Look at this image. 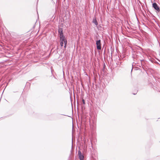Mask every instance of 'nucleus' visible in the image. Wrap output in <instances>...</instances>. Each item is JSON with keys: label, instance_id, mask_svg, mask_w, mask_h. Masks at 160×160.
Instances as JSON below:
<instances>
[{"label": "nucleus", "instance_id": "1", "mask_svg": "<svg viewBox=\"0 0 160 160\" xmlns=\"http://www.w3.org/2000/svg\"><path fill=\"white\" fill-rule=\"evenodd\" d=\"M60 41H63L64 43V48H66V45L67 44V40L66 39L65 37L63 35L60 36Z\"/></svg>", "mask_w": 160, "mask_h": 160}, {"label": "nucleus", "instance_id": "2", "mask_svg": "<svg viewBox=\"0 0 160 160\" xmlns=\"http://www.w3.org/2000/svg\"><path fill=\"white\" fill-rule=\"evenodd\" d=\"M152 7L157 11L158 12L160 11V8L156 3H153L152 4Z\"/></svg>", "mask_w": 160, "mask_h": 160}, {"label": "nucleus", "instance_id": "3", "mask_svg": "<svg viewBox=\"0 0 160 160\" xmlns=\"http://www.w3.org/2000/svg\"><path fill=\"white\" fill-rule=\"evenodd\" d=\"M96 44L97 49L101 50V40H99L97 41Z\"/></svg>", "mask_w": 160, "mask_h": 160}, {"label": "nucleus", "instance_id": "4", "mask_svg": "<svg viewBox=\"0 0 160 160\" xmlns=\"http://www.w3.org/2000/svg\"><path fill=\"white\" fill-rule=\"evenodd\" d=\"M78 158L80 160H83L84 156L80 151H78Z\"/></svg>", "mask_w": 160, "mask_h": 160}, {"label": "nucleus", "instance_id": "5", "mask_svg": "<svg viewBox=\"0 0 160 160\" xmlns=\"http://www.w3.org/2000/svg\"><path fill=\"white\" fill-rule=\"evenodd\" d=\"M58 32L59 34V35L62 36L63 35L62 29L61 28H59L58 30Z\"/></svg>", "mask_w": 160, "mask_h": 160}, {"label": "nucleus", "instance_id": "6", "mask_svg": "<svg viewBox=\"0 0 160 160\" xmlns=\"http://www.w3.org/2000/svg\"><path fill=\"white\" fill-rule=\"evenodd\" d=\"M93 22L94 23V24L97 26L98 25V23L97 22L96 19V18L94 19L93 20Z\"/></svg>", "mask_w": 160, "mask_h": 160}, {"label": "nucleus", "instance_id": "7", "mask_svg": "<svg viewBox=\"0 0 160 160\" xmlns=\"http://www.w3.org/2000/svg\"><path fill=\"white\" fill-rule=\"evenodd\" d=\"M60 45L61 47H62L63 46V44L64 43V42L63 41H60Z\"/></svg>", "mask_w": 160, "mask_h": 160}, {"label": "nucleus", "instance_id": "8", "mask_svg": "<svg viewBox=\"0 0 160 160\" xmlns=\"http://www.w3.org/2000/svg\"><path fill=\"white\" fill-rule=\"evenodd\" d=\"M82 102H83V104H85V101L84 99H83L82 100Z\"/></svg>", "mask_w": 160, "mask_h": 160}, {"label": "nucleus", "instance_id": "9", "mask_svg": "<svg viewBox=\"0 0 160 160\" xmlns=\"http://www.w3.org/2000/svg\"><path fill=\"white\" fill-rule=\"evenodd\" d=\"M91 144L92 145V142H91Z\"/></svg>", "mask_w": 160, "mask_h": 160}]
</instances>
